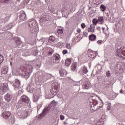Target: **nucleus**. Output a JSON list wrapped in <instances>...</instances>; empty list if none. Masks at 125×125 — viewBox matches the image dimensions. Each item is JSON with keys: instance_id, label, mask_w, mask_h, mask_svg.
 <instances>
[{"instance_id": "4c0bfd02", "label": "nucleus", "mask_w": 125, "mask_h": 125, "mask_svg": "<svg viewBox=\"0 0 125 125\" xmlns=\"http://www.w3.org/2000/svg\"><path fill=\"white\" fill-rule=\"evenodd\" d=\"M58 33L59 35H62L63 33H64V30L63 29H59L58 30Z\"/></svg>"}, {"instance_id": "b1692460", "label": "nucleus", "mask_w": 125, "mask_h": 125, "mask_svg": "<svg viewBox=\"0 0 125 125\" xmlns=\"http://www.w3.org/2000/svg\"><path fill=\"white\" fill-rule=\"evenodd\" d=\"M72 63V59L68 58L67 59L65 60V65L66 66H69L70 65H71V63Z\"/></svg>"}, {"instance_id": "a878e982", "label": "nucleus", "mask_w": 125, "mask_h": 125, "mask_svg": "<svg viewBox=\"0 0 125 125\" xmlns=\"http://www.w3.org/2000/svg\"><path fill=\"white\" fill-rule=\"evenodd\" d=\"M8 73V67L4 66L2 68V74H7Z\"/></svg>"}, {"instance_id": "7ed1b4c3", "label": "nucleus", "mask_w": 125, "mask_h": 125, "mask_svg": "<svg viewBox=\"0 0 125 125\" xmlns=\"http://www.w3.org/2000/svg\"><path fill=\"white\" fill-rule=\"evenodd\" d=\"M32 72H33V66L32 65H28L26 66V69L21 73V76L25 79H28L30 77Z\"/></svg>"}, {"instance_id": "6e6d98bb", "label": "nucleus", "mask_w": 125, "mask_h": 125, "mask_svg": "<svg viewBox=\"0 0 125 125\" xmlns=\"http://www.w3.org/2000/svg\"><path fill=\"white\" fill-rule=\"evenodd\" d=\"M83 35H85H85H87V33H86V32H83Z\"/></svg>"}, {"instance_id": "2eb2a0df", "label": "nucleus", "mask_w": 125, "mask_h": 125, "mask_svg": "<svg viewBox=\"0 0 125 125\" xmlns=\"http://www.w3.org/2000/svg\"><path fill=\"white\" fill-rule=\"evenodd\" d=\"M13 96V95L12 94V93H8L5 95L4 98L6 101H7V102H10V101H11Z\"/></svg>"}, {"instance_id": "39448f33", "label": "nucleus", "mask_w": 125, "mask_h": 125, "mask_svg": "<svg viewBox=\"0 0 125 125\" xmlns=\"http://www.w3.org/2000/svg\"><path fill=\"white\" fill-rule=\"evenodd\" d=\"M116 56L125 60V47H121L119 49H117Z\"/></svg>"}, {"instance_id": "9d476101", "label": "nucleus", "mask_w": 125, "mask_h": 125, "mask_svg": "<svg viewBox=\"0 0 125 125\" xmlns=\"http://www.w3.org/2000/svg\"><path fill=\"white\" fill-rule=\"evenodd\" d=\"M50 110V107H45L43 110L42 112L38 115V118H40V119H42V118L45 116V115H46V114H48Z\"/></svg>"}, {"instance_id": "4be33fe9", "label": "nucleus", "mask_w": 125, "mask_h": 125, "mask_svg": "<svg viewBox=\"0 0 125 125\" xmlns=\"http://www.w3.org/2000/svg\"><path fill=\"white\" fill-rule=\"evenodd\" d=\"M95 30V26L94 25L91 24L90 28H88V31L89 32L93 33Z\"/></svg>"}, {"instance_id": "c9c22d12", "label": "nucleus", "mask_w": 125, "mask_h": 125, "mask_svg": "<svg viewBox=\"0 0 125 125\" xmlns=\"http://www.w3.org/2000/svg\"><path fill=\"white\" fill-rule=\"evenodd\" d=\"M92 23H93V24L92 25H94V26H96L97 23H98V21H97V20L95 19H93L92 20Z\"/></svg>"}, {"instance_id": "c85d7f7f", "label": "nucleus", "mask_w": 125, "mask_h": 125, "mask_svg": "<svg viewBox=\"0 0 125 125\" xmlns=\"http://www.w3.org/2000/svg\"><path fill=\"white\" fill-rule=\"evenodd\" d=\"M89 39L90 41H95L96 40V36L94 34L90 35L89 36Z\"/></svg>"}, {"instance_id": "423d86ee", "label": "nucleus", "mask_w": 125, "mask_h": 125, "mask_svg": "<svg viewBox=\"0 0 125 125\" xmlns=\"http://www.w3.org/2000/svg\"><path fill=\"white\" fill-rule=\"evenodd\" d=\"M82 85L83 89H88L91 87V83L88 81L82 79Z\"/></svg>"}, {"instance_id": "ddd939ff", "label": "nucleus", "mask_w": 125, "mask_h": 125, "mask_svg": "<svg viewBox=\"0 0 125 125\" xmlns=\"http://www.w3.org/2000/svg\"><path fill=\"white\" fill-rule=\"evenodd\" d=\"M49 19V16L47 14H43L42 15L41 19H40V22H45L48 21Z\"/></svg>"}, {"instance_id": "864d4df0", "label": "nucleus", "mask_w": 125, "mask_h": 125, "mask_svg": "<svg viewBox=\"0 0 125 125\" xmlns=\"http://www.w3.org/2000/svg\"><path fill=\"white\" fill-rule=\"evenodd\" d=\"M52 98V97H50V96H46V98H48L49 99H50V98Z\"/></svg>"}, {"instance_id": "9b49d317", "label": "nucleus", "mask_w": 125, "mask_h": 125, "mask_svg": "<svg viewBox=\"0 0 125 125\" xmlns=\"http://www.w3.org/2000/svg\"><path fill=\"white\" fill-rule=\"evenodd\" d=\"M88 72V70H87V67L85 66H83L81 67L80 70L79 71V74L81 76H83V75H85V74H87Z\"/></svg>"}, {"instance_id": "338daca9", "label": "nucleus", "mask_w": 125, "mask_h": 125, "mask_svg": "<svg viewBox=\"0 0 125 125\" xmlns=\"http://www.w3.org/2000/svg\"><path fill=\"white\" fill-rule=\"evenodd\" d=\"M18 0V1H19L20 0Z\"/></svg>"}, {"instance_id": "0eeeda50", "label": "nucleus", "mask_w": 125, "mask_h": 125, "mask_svg": "<svg viewBox=\"0 0 125 125\" xmlns=\"http://www.w3.org/2000/svg\"><path fill=\"white\" fill-rule=\"evenodd\" d=\"M7 90H8V84L7 83L1 84L0 88V94L3 95Z\"/></svg>"}, {"instance_id": "7c9ffc66", "label": "nucleus", "mask_w": 125, "mask_h": 125, "mask_svg": "<svg viewBox=\"0 0 125 125\" xmlns=\"http://www.w3.org/2000/svg\"><path fill=\"white\" fill-rule=\"evenodd\" d=\"M54 41H55V37L53 36H51L49 37L48 39L49 42H54Z\"/></svg>"}, {"instance_id": "bf43d9fd", "label": "nucleus", "mask_w": 125, "mask_h": 125, "mask_svg": "<svg viewBox=\"0 0 125 125\" xmlns=\"http://www.w3.org/2000/svg\"><path fill=\"white\" fill-rule=\"evenodd\" d=\"M102 29L103 31H104L105 30V28H104V27H102Z\"/></svg>"}, {"instance_id": "680f3d73", "label": "nucleus", "mask_w": 125, "mask_h": 125, "mask_svg": "<svg viewBox=\"0 0 125 125\" xmlns=\"http://www.w3.org/2000/svg\"><path fill=\"white\" fill-rule=\"evenodd\" d=\"M79 33H80V32H81V30H78Z\"/></svg>"}, {"instance_id": "20e7f679", "label": "nucleus", "mask_w": 125, "mask_h": 125, "mask_svg": "<svg viewBox=\"0 0 125 125\" xmlns=\"http://www.w3.org/2000/svg\"><path fill=\"white\" fill-rule=\"evenodd\" d=\"M31 114V110L26 109L25 110H22L21 111H18L17 115L21 119H26L28 116H30Z\"/></svg>"}, {"instance_id": "f8f14e48", "label": "nucleus", "mask_w": 125, "mask_h": 125, "mask_svg": "<svg viewBox=\"0 0 125 125\" xmlns=\"http://www.w3.org/2000/svg\"><path fill=\"white\" fill-rule=\"evenodd\" d=\"M15 84L14 85V87L15 90H18V89H20L21 88V84L20 83V81L18 79H16L15 80Z\"/></svg>"}, {"instance_id": "774afa93", "label": "nucleus", "mask_w": 125, "mask_h": 125, "mask_svg": "<svg viewBox=\"0 0 125 125\" xmlns=\"http://www.w3.org/2000/svg\"><path fill=\"white\" fill-rule=\"evenodd\" d=\"M98 125H99V122L98 123Z\"/></svg>"}, {"instance_id": "13d9d810", "label": "nucleus", "mask_w": 125, "mask_h": 125, "mask_svg": "<svg viewBox=\"0 0 125 125\" xmlns=\"http://www.w3.org/2000/svg\"><path fill=\"white\" fill-rule=\"evenodd\" d=\"M0 106H1V100L0 99Z\"/></svg>"}, {"instance_id": "412c9836", "label": "nucleus", "mask_w": 125, "mask_h": 125, "mask_svg": "<svg viewBox=\"0 0 125 125\" xmlns=\"http://www.w3.org/2000/svg\"><path fill=\"white\" fill-rule=\"evenodd\" d=\"M47 38H42L41 39H39L38 40L39 43H40V44H43L45 42L47 41Z\"/></svg>"}, {"instance_id": "5fc2aeb1", "label": "nucleus", "mask_w": 125, "mask_h": 125, "mask_svg": "<svg viewBox=\"0 0 125 125\" xmlns=\"http://www.w3.org/2000/svg\"><path fill=\"white\" fill-rule=\"evenodd\" d=\"M99 108H102V107H103V104H101V106H99Z\"/></svg>"}, {"instance_id": "49530a36", "label": "nucleus", "mask_w": 125, "mask_h": 125, "mask_svg": "<svg viewBox=\"0 0 125 125\" xmlns=\"http://www.w3.org/2000/svg\"><path fill=\"white\" fill-rule=\"evenodd\" d=\"M106 76L107 77H111V72H110V71L106 72Z\"/></svg>"}, {"instance_id": "c03bdc74", "label": "nucleus", "mask_w": 125, "mask_h": 125, "mask_svg": "<svg viewBox=\"0 0 125 125\" xmlns=\"http://www.w3.org/2000/svg\"><path fill=\"white\" fill-rule=\"evenodd\" d=\"M81 28H82V29H84V28H85V27H86V25H85V24L84 23H82L81 24Z\"/></svg>"}, {"instance_id": "79ce46f5", "label": "nucleus", "mask_w": 125, "mask_h": 125, "mask_svg": "<svg viewBox=\"0 0 125 125\" xmlns=\"http://www.w3.org/2000/svg\"><path fill=\"white\" fill-rule=\"evenodd\" d=\"M24 91L23 90H21L18 91V95H21V94H23Z\"/></svg>"}, {"instance_id": "bb28decb", "label": "nucleus", "mask_w": 125, "mask_h": 125, "mask_svg": "<svg viewBox=\"0 0 125 125\" xmlns=\"http://www.w3.org/2000/svg\"><path fill=\"white\" fill-rule=\"evenodd\" d=\"M52 88L50 90L51 94H52V95H54V96L56 95L58 93L59 91H57V90L54 89L53 87H52Z\"/></svg>"}, {"instance_id": "f3484780", "label": "nucleus", "mask_w": 125, "mask_h": 125, "mask_svg": "<svg viewBox=\"0 0 125 125\" xmlns=\"http://www.w3.org/2000/svg\"><path fill=\"white\" fill-rule=\"evenodd\" d=\"M52 87L56 89L57 91H59V89H60V85L58 83H54L52 85Z\"/></svg>"}, {"instance_id": "09e8293b", "label": "nucleus", "mask_w": 125, "mask_h": 125, "mask_svg": "<svg viewBox=\"0 0 125 125\" xmlns=\"http://www.w3.org/2000/svg\"><path fill=\"white\" fill-rule=\"evenodd\" d=\"M66 11L67 9L65 11V9H64V8H63L62 10V14H64V13H65V12H66Z\"/></svg>"}, {"instance_id": "6ab92c4d", "label": "nucleus", "mask_w": 125, "mask_h": 125, "mask_svg": "<svg viewBox=\"0 0 125 125\" xmlns=\"http://www.w3.org/2000/svg\"><path fill=\"white\" fill-rule=\"evenodd\" d=\"M40 96H41V93H35L33 95V101L34 102H37L39 100V98H40Z\"/></svg>"}, {"instance_id": "a19ab883", "label": "nucleus", "mask_w": 125, "mask_h": 125, "mask_svg": "<svg viewBox=\"0 0 125 125\" xmlns=\"http://www.w3.org/2000/svg\"><path fill=\"white\" fill-rule=\"evenodd\" d=\"M93 104V107H95V106H96V105H97V104H98V102H97V101H95L94 102L92 103Z\"/></svg>"}, {"instance_id": "aec40b11", "label": "nucleus", "mask_w": 125, "mask_h": 125, "mask_svg": "<svg viewBox=\"0 0 125 125\" xmlns=\"http://www.w3.org/2000/svg\"><path fill=\"white\" fill-rule=\"evenodd\" d=\"M59 73H60V76H61L62 77H64L65 75L66 74V70H64V69H63V68H61V69H60Z\"/></svg>"}, {"instance_id": "2f4dec72", "label": "nucleus", "mask_w": 125, "mask_h": 125, "mask_svg": "<svg viewBox=\"0 0 125 125\" xmlns=\"http://www.w3.org/2000/svg\"><path fill=\"white\" fill-rule=\"evenodd\" d=\"M100 8L101 11H102V12H104L106 11V9L107 8L106 6H104V5H101Z\"/></svg>"}, {"instance_id": "f257e3e1", "label": "nucleus", "mask_w": 125, "mask_h": 125, "mask_svg": "<svg viewBox=\"0 0 125 125\" xmlns=\"http://www.w3.org/2000/svg\"><path fill=\"white\" fill-rule=\"evenodd\" d=\"M36 26H37V21L36 20L32 19L29 21L28 23L27 24L26 29L31 32L32 34H34L38 30Z\"/></svg>"}, {"instance_id": "8fccbe9b", "label": "nucleus", "mask_w": 125, "mask_h": 125, "mask_svg": "<svg viewBox=\"0 0 125 125\" xmlns=\"http://www.w3.org/2000/svg\"><path fill=\"white\" fill-rule=\"evenodd\" d=\"M67 53H68V50H64L63 51V54H67Z\"/></svg>"}, {"instance_id": "58836bf2", "label": "nucleus", "mask_w": 125, "mask_h": 125, "mask_svg": "<svg viewBox=\"0 0 125 125\" xmlns=\"http://www.w3.org/2000/svg\"><path fill=\"white\" fill-rule=\"evenodd\" d=\"M96 68H97L98 71H99L100 72L101 71V70H102V67H101V65H97L96 66Z\"/></svg>"}, {"instance_id": "052dcab7", "label": "nucleus", "mask_w": 125, "mask_h": 125, "mask_svg": "<svg viewBox=\"0 0 125 125\" xmlns=\"http://www.w3.org/2000/svg\"><path fill=\"white\" fill-rule=\"evenodd\" d=\"M54 102H55V101L53 100V101H52V102H51V103H54Z\"/></svg>"}, {"instance_id": "e433bc0d", "label": "nucleus", "mask_w": 125, "mask_h": 125, "mask_svg": "<svg viewBox=\"0 0 125 125\" xmlns=\"http://www.w3.org/2000/svg\"><path fill=\"white\" fill-rule=\"evenodd\" d=\"M10 1V0H0L1 3H8V2Z\"/></svg>"}, {"instance_id": "e2e57ef3", "label": "nucleus", "mask_w": 125, "mask_h": 125, "mask_svg": "<svg viewBox=\"0 0 125 125\" xmlns=\"http://www.w3.org/2000/svg\"><path fill=\"white\" fill-rule=\"evenodd\" d=\"M37 109H39V106H37Z\"/></svg>"}, {"instance_id": "603ef678", "label": "nucleus", "mask_w": 125, "mask_h": 125, "mask_svg": "<svg viewBox=\"0 0 125 125\" xmlns=\"http://www.w3.org/2000/svg\"><path fill=\"white\" fill-rule=\"evenodd\" d=\"M97 30H98V31H100V30H101L100 27H99V26H98V27H97Z\"/></svg>"}, {"instance_id": "4468645a", "label": "nucleus", "mask_w": 125, "mask_h": 125, "mask_svg": "<svg viewBox=\"0 0 125 125\" xmlns=\"http://www.w3.org/2000/svg\"><path fill=\"white\" fill-rule=\"evenodd\" d=\"M27 17H26V13L24 11H21L20 12L19 15V19L20 20H21V21H24L25 19H26Z\"/></svg>"}, {"instance_id": "4d7b16f0", "label": "nucleus", "mask_w": 125, "mask_h": 125, "mask_svg": "<svg viewBox=\"0 0 125 125\" xmlns=\"http://www.w3.org/2000/svg\"><path fill=\"white\" fill-rule=\"evenodd\" d=\"M120 93H121V94H122V93H123V90H120Z\"/></svg>"}, {"instance_id": "dca6fc26", "label": "nucleus", "mask_w": 125, "mask_h": 125, "mask_svg": "<svg viewBox=\"0 0 125 125\" xmlns=\"http://www.w3.org/2000/svg\"><path fill=\"white\" fill-rule=\"evenodd\" d=\"M88 55H89V57L90 58H95V57H96V56H97V52H94L93 51H90L89 53H88Z\"/></svg>"}, {"instance_id": "72a5a7b5", "label": "nucleus", "mask_w": 125, "mask_h": 125, "mask_svg": "<svg viewBox=\"0 0 125 125\" xmlns=\"http://www.w3.org/2000/svg\"><path fill=\"white\" fill-rule=\"evenodd\" d=\"M48 51L49 55H52V54H53V53H54V50L50 48L48 49Z\"/></svg>"}, {"instance_id": "473e14b6", "label": "nucleus", "mask_w": 125, "mask_h": 125, "mask_svg": "<svg viewBox=\"0 0 125 125\" xmlns=\"http://www.w3.org/2000/svg\"><path fill=\"white\" fill-rule=\"evenodd\" d=\"M16 45L17 47H18V46H20V45L22 43V42L19 39H18L16 41Z\"/></svg>"}, {"instance_id": "0e129e2a", "label": "nucleus", "mask_w": 125, "mask_h": 125, "mask_svg": "<svg viewBox=\"0 0 125 125\" xmlns=\"http://www.w3.org/2000/svg\"><path fill=\"white\" fill-rule=\"evenodd\" d=\"M90 107H91V108H92V105L91 106V105H90Z\"/></svg>"}, {"instance_id": "1a4fd4ad", "label": "nucleus", "mask_w": 125, "mask_h": 125, "mask_svg": "<svg viewBox=\"0 0 125 125\" xmlns=\"http://www.w3.org/2000/svg\"><path fill=\"white\" fill-rule=\"evenodd\" d=\"M48 75H39L38 76V82H39L40 83H45L47 80H48V77H47Z\"/></svg>"}, {"instance_id": "c756f323", "label": "nucleus", "mask_w": 125, "mask_h": 125, "mask_svg": "<svg viewBox=\"0 0 125 125\" xmlns=\"http://www.w3.org/2000/svg\"><path fill=\"white\" fill-rule=\"evenodd\" d=\"M77 68V63L74 62L72 63V65L71 66V70L73 72H75L76 71V69Z\"/></svg>"}, {"instance_id": "69168bd1", "label": "nucleus", "mask_w": 125, "mask_h": 125, "mask_svg": "<svg viewBox=\"0 0 125 125\" xmlns=\"http://www.w3.org/2000/svg\"><path fill=\"white\" fill-rule=\"evenodd\" d=\"M42 107V106H39V109H40V108H41Z\"/></svg>"}, {"instance_id": "3c124183", "label": "nucleus", "mask_w": 125, "mask_h": 125, "mask_svg": "<svg viewBox=\"0 0 125 125\" xmlns=\"http://www.w3.org/2000/svg\"><path fill=\"white\" fill-rule=\"evenodd\" d=\"M111 107L110 105V106H108L107 107V109H108V110H111Z\"/></svg>"}, {"instance_id": "ea45409f", "label": "nucleus", "mask_w": 125, "mask_h": 125, "mask_svg": "<svg viewBox=\"0 0 125 125\" xmlns=\"http://www.w3.org/2000/svg\"><path fill=\"white\" fill-rule=\"evenodd\" d=\"M66 46L68 49H71V48H72V47H71V44H70L69 43H66Z\"/></svg>"}, {"instance_id": "37998d69", "label": "nucleus", "mask_w": 125, "mask_h": 125, "mask_svg": "<svg viewBox=\"0 0 125 125\" xmlns=\"http://www.w3.org/2000/svg\"><path fill=\"white\" fill-rule=\"evenodd\" d=\"M60 118L62 120H65V116L63 115H61L60 116Z\"/></svg>"}, {"instance_id": "393cba45", "label": "nucleus", "mask_w": 125, "mask_h": 125, "mask_svg": "<svg viewBox=\"0 0 125 125\" xmlns=\"http://www.w3.org/2000/svg\"><path fill=\"white\" fill-rule=\"evenodd\" d=\"M27 89V91H28V92H30L31 93H32L34 92V91H35L34 86H29Z\"/></svg>"}, {"instance_id": "a211bd4d", "label": "nucleus", "mask_w": 125, "mask_h": 125, "mask_svg": "<svg viewBox=\"0 0 125 125\" xmlns=\"http://www.w3.org/2000/svg\"><path fill=\"white\" fill-rule=\"evenodd\" d=\"M2 117L4 118V119H7V118H9L10 117V112L9 111H4L2 113Z\"/></svg>"}, {"instance_id": "6e6552de", "label": "nucleus", "mask_w": 125, "mask_h": 125, "mask_svg": "<svg viewBox=\"0 0 125 125\" xmlns=\"http://www.w3.org/2000/svg\"><path fill=\"white\" fill-rule=\"evenodd\" d=\"M60 60V56L58 54L54 55L51 59V62L52 64H57L59 63Z\"/></svg>"}, {"instance_id": "5701e85b", "label": "nucleus", "mask_w": 125, "mask_h": 125, "mask_svg": "<svg viewBox=\"0 0 125 125\" xmlns=\"http://www.w3.org/2000/svg\"><path fill=\"white\" fill-rule=\"evenodd\" d=\"M97 21H98V23H99V24L103 25V24L104 23V20H103V17H99Z\"/></svg>"}, {"instance_id": "cd10ccee", "label": "nucleus", "mask_w": 125, "mask_h": 125, "mask_svg": "<svg viewBox=\"0 0 125 125\" xmlns=\"http://www.w3.org/2000/svg\"><path fill=\"white\" fill-rule=\"evenodd\" d=\"M8 20H9V17H6L5 18L1 19V21L2 23H7Z\"/></svg>"}, {"instance_id": "a18cd8bd", "label": "nucleus", "mask_w": 125, "mask_h": 125, "mask_svg": "<svg viewBox=\"0 0 125 125\" xmlns=\"http://www.w3.org/2000/svg\"><path fill=\"white\" fill-rule=\"evenodd\" d=\"M39 51H38V50H35L34 51H33V55H37V54H38Z\"/></svg>"}, {"instance_id": "f03ea898", "label": "nucleus", "mask_w": 125, "mask_h": 125, "mask_svg": "<svg viewBox=\"0 0 125 125\" xmlns=\"http://www.w3.org/2000/svg\"><path fill=\"white\" fill-rule=\"evenodd\" d=\"M30 102V99L26 95L22 96L19 100L18 105L20 108L26 107Z\"/></svg>"}, {"instance_id": "de8ad7c7", "label": "nucleus", "mask_w": 125, "mask_h": 125, "mask_svg": "<svg viewBox=\"0 0 125 125\" xmlns=\"http://www.w3.org/2000/svg\"><path fill=\"white\" fill-rule=\"evenodd\" d=\"M97 43H98V44H101V43H102V41L98 40L97 41Z\"/></svg>"}, {"instance_id": "f704fd0d", "label": "nucleus", "mask_w": 125, "mask_h": 125, "mask_svg": "<svg viewBox=\"0 0 125 125\" xmlns=\"http://www.w3.org/2000/svg\"><path fill=\"white\" fill-rule=\"evenodd\" d=\"M3 60H4L3 56L0 54V65H1V63L3 62Z\"/></svg>"}]
</instances>
